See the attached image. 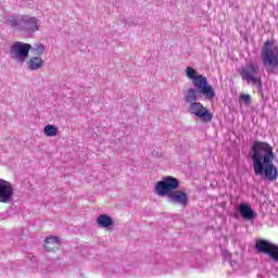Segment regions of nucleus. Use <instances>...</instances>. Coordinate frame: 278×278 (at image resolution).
<instances>
[{
	"label": "nucleus",
	"instance_id": "nucleus-1",
	"mask_svg": "<svg viewBox=\"0 0 278 278\" xmlns=\"http://www.w3.org/2000/svg\"><path fill=\"white\" fill-rule=\"evenodd\" d=\"M186 75L188 79H191L192 86L189 88L184 96V101L187 103L189 114L200 118L202 123H212L214 113L210 112L203 103L199 102V97L202 96L206 101H214L216 97V90L207 81V77L198 74L197 70L192 66L186 68Z\"/></svg>",
	"mask_w": 278,
	"mask_h": 278
},
{
	"label": "nucleus",
	"instance_id": "nucleus-2",
	"mask_svg": "<svg viewBox=\"0 0 278 278\" xmlns=\"http://www.w3.org/2000/svg\"><path fill=\"white\" fill-rule=\"evenodd\" d=\"M273 146L266 141H254L250 149V160L256 177L267 181H277L278 168L275 162Z\"/></svg>",
	"mask_w": 278,
	"mask_h": 278
},
{
	"label": "nucleus",
	"instance_id": "nucleus-3",
	"mask_svg": "<svg viewBox=\"0 0 278 278\" xmlns=\"http://www.w3.org/2000/svg\"><path fill=\"white\" fill-rule=\"evenodd\" d=\"M261 61L267 75H278V47L273 40H266L261 50Z\"/></svg>",
	"mask_w": 278,
	"mask_h": 278
},
{
	"label": "nucleus",
	"instance_id": "nucleus-4",
	"mask_svg": "<svg viewBox=\"0 0 278 278\" xmlns=\"http://www.w3.org/2000/svg\"><path fill=\"white\" fill-rule=\"evenodd\" d=\"M239 75L248 86L252 84V86H256L258 90H262V73L257 63L253 61L245 63L239 71Z\"/></svg>",
	"mask_w": 278,
	"mask_h": 278
},
{
	"label": "nucleus",
	"instance_id": "nucleus-5",
	"mask_svg": "<svg viewBox=\"0 0 278 278\" xmlns=\"http://www.w3.org/2000/svg\"><path fill=\"white\" fill-rule=\"evenodd\" d=\"M38 17L29 15H21L18 18L11 17L7 21V25L17 29V31H38Z\"/></svg>",
	"mask_w": 278,
	"mask_h": 278
},
{
	"label": "nucleus",
	"instance_id": "nucleus-6",
	"mask_svg": "<svg viewBox=\"0 0 278 278\" xmlns=\"http://www.w3.org/2000/svg\"><path fill=\"white\" fill-rule=\"evenodd\" d=\"M175 190H179V179L173 176H166L155 185V192L159 197H168Z\"/></svg>",
	"mask_w": 278,
	"mask_h": 278
},
{
	"label": "nucleus",
	"instance_id": "nucleus-7",
	"mask_svg": "<svg viewBox=\"0 0 278 278\" xmlns=\"http://www.w3.org/2000/svg\"><path fill=\"white\" fill-rule=\"evenodd\" d=\"M31 50V45L23 43L21 41H15L11 46L10 53L13 55L14 60L17 62H25L29 58V51Z\"/></svg>",
	"mask_w": 278,
	"mask_h": 278
},
{
	"label": "nucleus",
	"instance_id": "nucleus-8",
	"mask_svg": "<svg viewBox=\"0 0 278 278\" xmlns=\"http://www.w3.org/2000/svg\"><path fill=\"white\" fill-rule=\"evenodd\" d=\"M237 212L238 213H235V218H238L240 215L243 220H248L250 223H253V220L257 218V212H255V210L251 207V204L247 202H241L237 207Z\"/></svg>",
	"mask_w": 278,
	"mask_h": 278
},
{
	"label": "nucleus",
	"instance_id": "nucleus-9",
	"mask_svg": "<svg viewBox=\"0 0 278 278\" xmlns=\"http://www.w3.org/2000/svg\"><path fill=\"white\" fill-rule=\"evenodd\" d=\"M14 197V188L10 182L0 179V203H10Z\"/></svg>",
	"mask_w": 278,
	"mask_h": 278
},
{
	"label": "nucleus",
	"instance_id": "nucleus-10",
	"mask_svg": "<svg viewBox=\"0 0 278 278\" xmlns=\"http://www.w3.org/2000/svg\"><path fill=\"white\" fill-rule=\"evenodd\" d=\"M170 203H177L178 205H181L182 207L188 206V193L184 190H176L169 195H167Z\"/></svg>",
	"mask_w": 278,
	"mask_h": 278
},
{
	"label": "nucleus",
	"instance_id": "nucleus-11",
	"mask_svg": "<svg viewBox=\"0 0 278 278\" xmlns=\"http://www.w3.org/2000/svg\"><path fill=\"white\" fill-rule=\"evenodd\" d=\"M43 247L48 253H51V251H58V249H60V238L53 236L46 238Z\"/></svg>",
	"mask_w": 278,
	"mask_h": 278
},
{
	"label": "nucleus",
	"instance_id": "nucleus-12",
	"mask_svg": "<svg viewBox=\"0 0 278 278\" xmlns=\"http://www.w3.org/2000/svg\"><path fill=\"white\" fill-rule=\"evenodd\" d=\"M27 66L29 71H39L45 66V61L39 56H33L28 60Z\"/></svg>",
	"mask_w": 278,
	"mask_h": 278
},
{
	"label": "nucleus",
	"instance_id": "nucleus-13",
	"mask_svg": "<svg viewBox=\"0 0 278 278\" xmlns=\"http://www.w3.org/2000/svg\"><path fill=\"white\" fill-rule=\"evenodd\" d=\"M270 247H273V244H270V242L266 241V240H257L255 243V249L258 253H264L265 255H268L270 252Z\"/></svg>",
	"mask_w": 278,
	"mask_h": 278
},
{
	"label": "nucleus",
	"instance_id": "nucleus-14",
	"mask_svg": "<svg viewBox=\"0 0 278 278\" xmlns=\"http://www.w3.org/2000/svg\"><path fill=\"white\" fill-rule=\"evenodd\" d=\"M97 223L103 229H108V227H112V225H114V220H112V217H110L108 214L98 216Z\"/></svg>",
	"mask_w": 278,
	"mask_h": 278
},
{
	"label": "nucleus",
	"instance_id": "nucleus-15",
	"mask_svg": "<svg viewBox=\"0 0 278 278\" xmlns=\"http://www.w3.org/2000/svg\"><path fill=\"white\" fill-rule=\"evenodd\" d=\"M45 136L52 138L53 136H58V127L53 125H47L43 129Z\"/></svg>",
	"mask_w": 278,
	"mask_h": 278
},
{
	"label": "nucleus",
	"instance_id": "nucleus-16",
	"mask_svg": "<svg viewBox=\"0 0 278 278\" xmlns=\"http://www.w3.org/2000/svg\"><path fill=\"white\" fill-rule=\"evenodd\" d=\"M273 262H276L278 264V245H271L269 250V254H267Z\"/></svg>",
	"mask_w": 278,
	"mask_h": 278
},
{
	"label": "nucleus",
	"instance_id": "nucleus-17",
	"mask_svg": "<svg viewBox=\"0 0 278 278\" xmlns=\"http://www.w3.org/2000/svg\"><path fill=\"white\" fill-rule=\"evenodd\" d=\"M162 256L160 254H156L154 261L152 262V264H154V268L155 270L162 268L163 273L166 271V269H164V265L161 262H157V260H161Z\"/></svg>",
	"mask_w": 278,
	"mask_h": 278
},
{
	"label": "nucleus",
	"instance_id": "nucleus-18",
	"mask_svg": "<svg viewBox=\"0 0 278 278\" xmlns=\"http://www.w3.org/2000/svg\"><path fill=\"white\" fill-rule=\"evenodd\" d=\"M240 103H245V105H251V94L241 93L239 96Z\"/></svg>",
	"mask_w": 278,
	"mask_h": 278
},
{
	"label": "nucleus",
	"instance_id": "nucleus-19",
	"mask_svg": "<svg viewBox=\"0 0 278 278\" xmlns=\"http://www.w3.org/2000/svg\"><path fill=\"white\" fill-rule=\"evenodd\" d=\"M224 261L228 262L231 268H236V261H232L231 254L227 251L224 252Z\"/></svg>",
	"mask_w": 278,
	"mask_h": 278
},
{
	"label": "nucleus",
	"instance_id": "nucleus-20",
	"mask_svg": "<svg viewBox=\"0 0 278 278\" xmlns=\"http://www.w3.org/2000/svg\"><path fill=\"white\" fill-rule=\"evenodd\" d=\"M36 55H42L45 53V46L42 43H39L35 48Z\"/></svg>",
	"mask_w": 278,
	"mask_h": 278
},
{
	"label": "nucleus",
	"instance_id": "nucleus-21",
	"mask_svg": "<svg viewBox=\"0 0 278 278\" xmlns=\"http://www.w3.org/2000/svg\"><path fill=\"white\" fill-rule=\"evenodd\" d=\"M156 275H162V271H154Z\"/></svg>",
	"mask_w": 278,
	"mask_h": 278
}]
</instances>
